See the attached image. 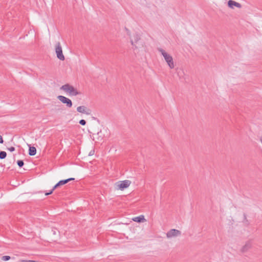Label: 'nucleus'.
I'll return each instance as SVG.
<instances>
[{
	"label": "nucleus",
	"mask_w": 262,
	"mask_h": 262,
	"mask_svg": "<svg viewBox=\"0 0 262 262\" xmlns=\"http://www.w3.org/2000/svg\"><path fill=\"white\" fill-rule=\"evenodd\" d=\"M57 99L62 103L65 104L68 107L70 108L72 106V101L69 98L62 95H59L57 96Z\"/></svg>",
	"instance_id": "6"
},
{
	"label": "nucleus",
	"mask_w": 262,
	"mask_h": 262,
	"mask_svg": "<svg viewBox=\"0 0 262 262\" xmlns=\"http://www.w3.org/2000/svg\"><path fill=\"white\" fill-rule=\"evenodd\" d=\"M19 262H38L37 261L33 260H19Z\"/></svg>",
	"instance_id": "20"
},
{
	"label": "nucleus",
	"mask_w": 262,
	"mask_h": 262,
	"mask_svg": "<svg viewBox=\"0 0 262 262\" xmlns=\"http://www.w3.org/2000/svg\"><path fill=\"white\" fill-rule=\"evenodd\" d=\"M59 231L56 228H55V227L51 228V234L55 236V235H57L58 234H59Z\"/></svg>",
	"instance_id": "14"
},
{
	"label": "nucleus",
	"mask_w": 262,
	"mask_h": 262,
	"mask_svg": "<svg viewBox=\"0 0 262 262\" xmlns=\"http://www.w3.org/2000/svg\"><path fill=\"white\" fill-rule=\"evenodd\" d=\"M133 220L137 223H141V222H143L144 221H145V219L144 218V215H141L140 216H138L133 218Z\"/></svg>",
	"instance_id": "12"
},
{
	"label": "nucleus",
	"mask_w": 262,
	"mask_h": 262,
	"mask_svg": "<svg viewBox=\"0 0 262 262\" xmlns=\"http://www.w3.org/2000/svg\"><path fill=\"white\" fill-rule=\"evenodd\" d=\"M4 143V140L1 135H0V143L3 144Z\"/></svg>",
	"instance_id": "23"
},
{
	"label": "nucleus",
	"mask_w": 262,
	"mask_h": 262,
	"mask_svg": "<svg viewBox=\"0 0 262 262\" xmlns=\"http://www.w3.org/2000/svg\"><path fill=\"white\" fill-rule=\"evenodd\" d=\"M8 149L11 152L14 151L15 150V148L13 146H11L9 148H8Z\"/></svg>",
	"instance_id": "22"
},
{
	"label": "nucleus",
	"mask_w": 262,
	"mask_h": 262,
	"mask_svg": "<svg viewBox=\"0 0 262 262\" xmlns=\"http://www.w3.org/2000/svg\"><path fill=\"white\" fill-rule=\"evenodd\" d=\"M92 119H93V120H97L98 122H99V120H98L97 118H96V117H92Z\"/></svg>",
	"instance_id": "25"
},
{
	"label": "nucleus",
	"mask_w": 262,
	"mask_h": 262,
	"mask_svg": "<svg viewBox=\"0 0 262 262\" xmlns=\"http://www.w3.org/2000/svg\"><path fill=\"white\" fill-rule=\"evenodd\" d=\"M181 234V232L180 230L175 229H172L167 232L166 236L167 238H170L180 236Z\"/></svg>",
	"instance_id": "7"
},
{
	"label": "nucleus",
	"mask_w": 262,
	"mask_h": 262,
	"mask_svg": "<svg viewBox=\"0 0 262 262\" xmlns=\"http://www.w3.org/2000/svg\"><path fill=\"white\" fill-rule=\"evenodd\" d=\"M229 5H230V3H229V1L227 2V6L229 7Z\"/></svg>",
	"instance_id": "26"
},
{
	"label": "nucleus",
	"mask_w": 262,
	"mask_h": 262,
	"mask_svg": "<svg viewBox=\"0 0 262 262\" xmlns=\"http://www.w3.org/2000/svg\"><path fill=\"white\" fill-rule=\"evenodd\" d=\"M253 242L252 240H248L246 241L240 249V252L242 253H245L248 252L250 249L252 248Z\"/></svg>",
	"instance_id": "5"
},
{
	"label": "nucleus",
	"mask_w": 262,
	"mask_h": 262,
	"mask_svg": "<svg viewBox=\"0 0 262 262\" xmlns=\"http://www.w3.org/2000/svg\"><path fill=\"white\" fill-rule=\"evenodd\" d=\"M77 111L79 113L85 114L86 115H90L91 113V110L87 108L84 105H81L77 107Z\"/></svg>",
	"instance_id": "8"
},
{
	"label": "nucleus",
	"mask_w": 262,
	"mask_h": 262,
	"mask_svg": "<svg viewBox=\"0 0 262 262\" xmlns=\"http://www.w3.org/2000/svg\"><path fill=\"white\" fill-rule=\"evenodd\" d=\"M28 146L29 147V152L28 154L30 156H34L36 154V149L34 146H31V145L28 144Z\"/></svg>",
	"instance_id": "11"
},
{
	"label": "nucleus",
	"mask_w": 262,
	"mask_h": 262,
	"mask_svg": "<svg viewBox=\"0 0 262 262\" xmlns=\"http://www.w3.org/2000/svg\"><path fill=\"white\" fill-rule=\"evenodd\" d=\"M75 179L73 178H69L66 180H62L59 181L54 187L53 189H56L57 187L63 185L71 181L74 180Z\"/></svg>",
	"instance_id": "9"
},
{
	"label": "nucleus",
	"mask_w": 262,
	"mask_h": 262,
	"mask_svg": "<svg viewBox=\"0 0 262 262\" xmlns=\"http://www.w3.org/2000/svg\"><path fill=\"white\" fill-rule=\"evenodd\" d=\"M60 89L66 92H68L71 96H77L81 94L80 92L78 91L74 86L68 83L62 85Z\"/></svg>",
	"instance_id": "2"
},
{
	"label": "nucleus",
	"mask_w": 262,
	"mask_h": 262,
	"mask_svg": "<svg viewBox=\"0 0 262 262\" xmlns=\"http://www.w3.org/2000/svg\"><path fill=\"white\" fill-rule=\"evenodd\" d=\"M7 156V153L4 151H0V159H4Z\"/></svg>",
	"instance_id": "16"
},
{
	"label": "nucleus",
	"mask_w": 262,
	"mask_h": 262,
	"mask_svg": "<svg viewBox=\"0 0 262 262\" xmlns=\"http://www.w3.org/2000/svg\"><path fill=\"white\" fill-rule=\"evenodd\" d=\"M79 124H80L82 125H85L86 124V121L84 119H81L79 122Z\"/></svg>",
	"instance_id": "19"
},
{
	"label": "nucleus",
	"mask_w": 262,
	"mask_h": 262,
	"mask_svg": "<svg viewBox=\"0 0 262 262\" xmlns=\"http://www.w3.org/2000/svg\"><path fill=\"white\" fill-rule=\"evenodd\" d=\"M158 50L161 54L163 55L164 58L165 60L167 62L170 69H173L174 67V64L173 60L172 57L166 53L165 50L161 48H158Z\"/></svg>",
	"instance_id": "1"
},
{
	"label": "nucleus",
	"mask_w": 262,
	"mask_h": 262,
	"mask_svg": "<svg viewBox=\"0 0 262 262\" xmlns=\"http://www.w3.org/2000/svg\"><path fill=\"white\" fill-rule=\"evenodd\" d=\"M94 150H92L89 153V156H92L94 154Z\"/></svg>",
	"instance_id": "24"
},
{
	"label": "nucleus",
	"mask_w": 262,
	"mask_h": 262,
	"mask_svg": "<svg viewBox=\"0 0 262 262\" xmlns=\"http://www.w3.org/2000/svg\"><path fill=\"white\" fill-rule=\"evenodd\" d=\"M234 6L238 8H241L242 7L239 3L234 1L230 0V8H233Z\"/></svg>",
	"instance_id": "13"
},
{
	"label": "nucleus",
	"mask_w": 262,
	"mask_h": 262,
	"mask_svg": "<svg viewBox=\"0 0 262 262\" xmlns=\"http://www.w3.org/2000/svg\"><path fill=\"white\" fill-rule=\"evenodd\" d=\"M131 184V182L129 180H124L119 181L116 183V185L117 186V189L121 190H123L124 189L127 188Z\"/></svg>",
	"instance_id": "4"
},
{
	"label": "nucleus",
	"mask_w": 262,
	"mask_h": 262,
	"mask_svg": "<svg viewBox=\"0 0 262 262\" xmlns=\"http://www.w3.org/2000/svg\"><path fill=\"white\" fill-rule=\"evenodd\" d=\"M140 39V37L138 34H135L134 35V40H131V43L135 47V48H137V46L136 43H137L138 41Z\"/></svg>",
	"instance_id": "10"
},
{
	"label": "nucleus",
	"mask_w": 262,
	"mask_h": 262,
	"mask_svg": "<svg viewBox=\"0 0 262 262\" xmlns=\"http://www.w3.org/2000/svg\"><path fill=\"white\" fill-rule=\"evenodd\" d=\"M10 258H11L10 256H8V255L3 256L2 257V259L4 261L9 260Z\"/></svg>",
	"instance_id": "18"
},
{
	"label": "nucleus",
	"mask_w": 262,
	"mask_h": 262,
	"mask_svg": "<svg viewBox=\"0 0 262 262\" xmlns=\"http://www.w3.org/2000/svg\"><path fill=\"white\" fill-rule=\"evenodd\" d=\"M17 164L18 166L20 168H21V167H22L24 166V161H23V160H18V161H17Z\"/></svg>",
	"instance_id": "17"
},
{
	"label": "nucleus",
	"mask_w": 262,
	"mask_h": 262,
	"mask_svg": "<svg viewBox=\"0 0 262 262\" xmlns=\"http://www.w3.org/2000/svg\"><path fill=\"white\" fill-rule=\"evenodd\" d=\"M54 190L55 189H53V188L49 192L45 193V195H48L52 194Z\"/></svg>",
	"instance_id": "21"
},
{
	"label": "nucleus",
	"mask_w": 262,
	"mask_h": 262,
	"mask_svg": "<svg viewBox=\"0 0 262 262\" xmlns=\"http://www.w3.org/2000/svg\"><path fill=\"white\" fill-rule=\"evenodd\" d=\"M243 220L242 221L243 223L245 225H249V222L247 218L246 214L245 213L243 215Z\"/></svg>",
	"instance_id": "15"
},
{
	"label": "nucleus",
	"mask_w": 262,
	"mask_h": 262,
	"mask_svg": "<svg viewBox=\"0 0 262 262\" xmlns=\"http://www.w3.org/2000/svg\"><path fill=\"white\" fill-rule=\"evenodd\" d=\"M55 52L57 57L60 60L63 61L65 59L64 56L62 53V49L60 42H57L55 46Z\"/></svg>",
	"instance_id": "3"
}]
</instances>
